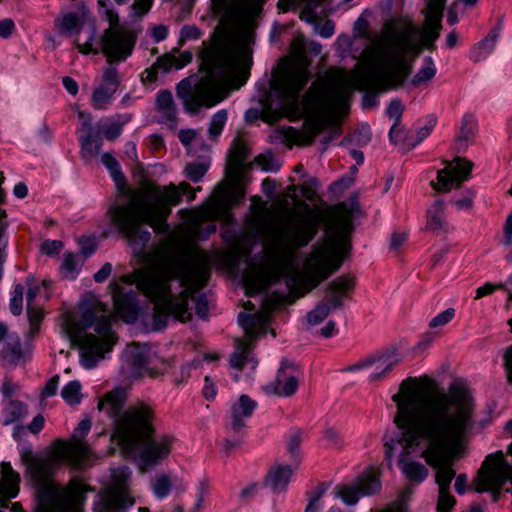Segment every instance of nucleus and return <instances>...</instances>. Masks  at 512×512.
I'll list each match as a JSON object with an SVG mask.
<instances>
[{"instance_id": "33", "label": "nucleus", "mask_w": 512, "mask_h": 512, "mask_svg": "<svg viewBox=\"0 0 512 512\" xmlns=\"http://www.w3.org/2000/svg\"><path fill=\"white\" fill-rule=\"evenodd\" d=\"M1 354L7 364L16 366L26 360L29 351L23 348L19 341H16L14 343H7L3 347Z\"/></svg>"}, {"instance_id": "42", "label": "nucleus", "mask_w": 512, "mask_h": 512, "mask_svg": "<svg viewBox=\"0 0 512 512\" xmlns=\"http://www.w3.org/2000/svg\"><path fill=\"white\" fill-rule=\"evenodd\" d=\"M152 487H153V491L157 497H159V498L166 497L172 488V483H171V479H170L169 475H167V474L158 475L155 478V480L152 484Z\"/></svg>"}, {"instance_id": "14", "label": "nucleus", "mask_w": 512, "mask_h": 512, "mask_svg": "<svg viewBox=\"0 0 512 512\" xmlns=\"http://www.w3.org/2000/svg\"><path fill=\"white\" fill-rule=\"evenodd\" d=\"M270 318V308H265L257 314L250 315L241 313L239 322L245 330V336L236 340V348L230 358L231 366L241 370L248 361L249 353L252 350V342L255 336L265 332V327Z\"/></svg>"}, {"instance_id": "17", "label": "nucleus", "mask_w": 512, "mask_h": 512, "mask_svg": "<svg viewBox=\"0 0 512 512\" xmlns=\"http://www.w3.org/2000/svg\"><path fill=\"white\" fill-rule=\"evenodd\" d=\"M90 428V419H83L71 438L66 440V464L76 469L84 468L90 460L91 451L84 442V437L87 435Z\"/></svg>"}, {"instance_id": "7", "label": "nucleus", "mask_w": 512, "mask_h": 512, "mask_svg": "<svg viewBox=\"0 0 512 512\" xmlns=\"http://www.w3.org/2000/svg\"><path fill=\"white\" fill-rule=\"evenodd\" d=\"M350 111L349 98H260L258 107L246 112L248 123L259 118L269 124L282 116L303 118L301 130H293L292 140L298 145L310 144L325 129L339 128Z\"/></svg>"}, {"instance_id": "8", "label": "nucleus", "mask_w": 512, "mask_h": 512, "mask_svg": "<svg viewBox=\"0 0 512 512\" xmlns=\"http://www.w3.org/2000/svg\"><path fill=\"white\" fill-rule=\"evenodd\" d=\"M180 201L178 188L171 184L161 190L159 187L146 188L128 195V203H121L110 209L113 223L127 240L135 255L147 260L144 252L150 241V232L143 228L147 223L156 233H166V219L171 212L170 205Z\"/></svg>"}, {"instance_id": "3", "label": "nucleus", "mask_w": 512, "mask_h": 512, "mask_svg": "<svg viewBox=\"0 0 512 512\" xmlns=\"http://www.w3.org/2000/svg\"><path fill=\"white\" fill-rule=\"evenodd\" d=\"M208 254L192 247L180 255H171L134 272L123 275L127 284L135 283L154 303L153 329L164 328L171 315L186 322L191 319L188 298L202 288L209 277Z\"/></svg>"}, {"instance_id": "51", "label": "nucleus", "mask_w": 512, "mask_h": 512, "mask_svg": "<svg viewBox=\"0 0 512 512\" xmlns=\"http://www.w3.org/2000/svg\"><path fill=\"white\" fill-rule=\"evenodd\" d=\"M389 139L395 145H401L405 143L406 131L400 123H393L389 131Z\"/></svg>"}, {"instance_id": "31", "label": "nucleus", "mask_w": 512, "mask_h": 512, "mask_svg": "<svg viewBox=\"0 0 512 512\" xmlns=\"http://www.w3.org/2000/svg\"><path fill=\"white\" fill-rule=\"evenodd\" d=\"M255 402L246 395H242L238 402L232 406V428L235 431L244 427L243 418L252 415L255 408Z\"/></svg>"}, {"instance_id": "55", "label": "nucleus", "mask_w": 512, "mask_h": 512, "mask_svg": "<svg viewBox=\"0 0 512 512\" xmlns=\"http://www.w3.org/2000/svg\"><path fill=\"white\" fill-rule=\"evenodd\" d=\"M435 75V67L432 62H427L425 66L415 76V82L430 80Z\"/></svg>"}, {"instance_id": "46", "label": "nucleus", "mask_w": 512, "mask_h": 512, "mask_svg": "<svg viewBox=\"0 0 512 512\" xmlns=\"http://www.w3.org/2000/svg\"><path fill=\"white\" fill-rule=\"evenodd\" d=\"M404 109L401 100L394 99L389 103L386 109V115L393 123H401Z\"/></svg>"}, {"instance_id": "26", "label": "nucleus", "mask_w": 512, "mask_h": 512, "mask_svg": "<svg viewBox=\"0 0 512 512\" xmlns=\"http://www.w3.org/2000/svg\"><path fill=\"white\" fill-rule=\"evenodd\" d=\"M109 288L112 293L116 313L125 322H133L136 319L137 313L132 298L123 295L121 288L116 283H111Z\"/></svg>"}, {"instance_id": "23", "label": "nucleus", "mask_w": 512, "mask_h": 512, "mask_svg": "<svg viewBox=\"0 0 512 512\" xmlns=\"http://www.w3.org/2000/svg\"><path fill=\"white\" fill-rule=\"evenodd\" d=\"M124 357L134 377H140L146 372L151 374L147 367L150 359L145 346L141 347L136 343L129 344L125 350Z\"/></svg>"}, {"instance_id": "9", "label": "nucleus", "mask_w": 512, "mask_h": 512, "mask_svg": "<svg viewBox=\"0 0 512 512\" xmlns=\"http://www.w3.org/2000/svg\"><path fill=\"white\" fill-rule=\"evenodd\" d=\"M112 315L106 305L93 296L81 304V319L79 324L83 329L94 326L98 336L71 329V319L66 313V336L72 346L80 350L84 366L91 368L104 358L117 342V337L111 331Z\"/></svg>"}, {"instance_id": "40", "label": "nucleus", "mask_w": 512, "mask_h": 512, "mask_svg": "<svg viewBox=\"0 0 512 512\" xmlns=\"http://www.w3.org/2000/svg\"><path fill=\"white\" fill-rule=\"evenodd\" d=\"M222 98H184V106L189 113H196L201 108H211Z\"/></svg>"}, {"instance_id": "12", "label": "nucleus", "mask_w": 512, "mask_h": 512, "mask_svg": "<svg viewBox=\"0 0 512 512\" xmlns=\"http://www.w3.org/2000/svg\"><path fill=\"white\" fill-rule=\"evenodd\" d=\"M251 64L249 34L241 30L230 41L226 64L210 78V91L228 94L238 90L247 81Z\"/></svg>"}, {"instance_id": "10", "label": "nucleus", "mask_w": 512, "mask_h": 512, "mask_svg": "<svg viewBox=\"0 0 512 512\" xmlns=\"http://www.w3.org/2000/svg\"><path fill=\"white\" fill-rule=\"evenodd\" d=\"M64 457V442L58 440L56 446L45 456H37L31 450L21 451V460L27 473L37 487V505L35 512H63L64 491L52 479L54 471ZM19 504H13L17 512Z\"/></svg>"}, {"instance_id": "11", "label": "nucleus", "mask_w": 512, "mask_h": 512, "mask_svg": "<svg viewBox=\"0 0 512 512\" xmlns=\"http://www.w3.org/2000/svg\"><path fill=\"white\" fill-rule=\"evenodd\" d=\"M246 158L247 148L245 144L240 139L235 140L226 167L228 182H223L216 187L212 201L203 213L205 218H226L230 208L237 205L244 197L245 191L241 180L245 170L244 161Z\"/></svg>"}, {"instance_id": "21", "label": "nucleus", "mask_w": 512, "mask_h": 512, "mask_svg": "<svg viewBox=\"0 0 512 512\" xmlns=\"http://www.w3.org/2000/svg\"><path fill=\"white\" fill-rule=\"evenodd\" d=\"M400 361V357L395 349L386 351L378 358H373L368 361L352 365L347 370L352 371L355 369H361L363 367H369V376L373 380H378L380 377L388 373L392 367L397 365Z\"/></svg>"}, {"instance_id": "4", "label": "nucleus", "mask_w": 512, "mask_h": 512, "mask_svg": "<svg viewBox=\"0 0 512 512\" xmlns=\"http://www.w3.org/2000/svg\"><path fill=\"white\" fill-rule=\"evenodd\" d=\"M420 426L406 432L404 447L416 449L426 464L435 471L438 485V512H450L456 503L450 494V484L455 477L454 464L461 459L467 448V437L474 428L475 416L460 412L455 407L429 410L421 418Z\"/></svg>"}, {"instance_id": "22", "label": "nucleus", "mask_w": 512, "mask_h": 512, "mask_svg": "<svg viewBox=\"0 0 512 512\" xmlns=\"http://www.w3.org/2000/svg\"><path fill=\"white\" fill-rule=\"evenodd\" d=\"M20 476L10 463L0 464V512L8 505V500L15 498L19 493Z\"/></svg>"}, {"instance_id": "1", "label": "nucleus", "mask_w": 512, "mask_h": 512, "mask_svg": "<svg viewBox=\"0 0 512 512\" xmlns=\"http://www.w3.org/2000/svg\"><path fill=\"white\" fill-rule=\"evenodd\" d=\"M288 198L294 199L295 195L284 193L278 197L281 211L264 225V248L272 267L247 280L250 295L259 293L283 278L291 292L300 290L298 296H302L335 272L342 264L343 254L348 250L345 233L352 228V209L341 202L326 209L323 217L327 222L329 236L325 243L313 247L304 274L296 265L295 254L313 240L321 219L304 202L301 203L303 210L290 209Z\"/></svg>"}, {"instance_id": "56", "label": "nucleus", "mask_w": 512, "mask_h": 512, "mask_svg": "<svg viewBox=\"0 0 512 512\" xmlns=\"http://www.w3.org/2000/svg\"><path fill=\"white\" fill-rule=\"evenodd\" d=\"M196 303V313L201 318H206L208 312V301L203 295L193 298Z\"/></svg>"}, {"instance_id": "50", "label": "nucleus", "mask_w": 512, "mask_h": 512, "mask_svg": "<svg viewBox=\"0 0 512 512\" xmlns=\"http://www.w3.org/2000/svg\"><path fill=\"white\" fill-rule=\"evenodd\" d=\"M63 243L60 240H45L41 245V253L46 256H56L60 254Z\"/></svg>"}, {"instance_id": "60", "label": "nucleus", "mask_w": 512, "mask_h": 512, "mask_svg": "<svg viewBox=\"0 0 512 512\" xmlns=\"http://www.w3.org/2000/svg\"><path fill=\"white\" fill-rule=\"evenodd\" d=\"M301 445V438L298 434H294L291 436L288 442V451L293 456L296 457L298 455L299 449Z\"/></svg>"}, {"instance_id": "54", "label": "nucleus", "mask_w": 512, "mask_h": 512, "mask_svg": "<svg viewBox=\"0 0 512 512\" xmlns=\"http://www.w3.org/2000/svg\"><path fill=\"white\" fill-rule=\"evenodd\" d=\"M353 181H354V178L352 176H344L340 180L334 182L331 185L330 190L333 194L338 196V195L342 194V192L344 190H346L348 187H350V185L353 183Z\"/></svg>"}, {"instance_id": "35", "label": "nucleus", "mask_w": 512, "mask_h": 512, "mask_svg": "<svg viewBox=\"0 0 512 512\" xmlns=\"http://www.w3.org/2000/svg\"><path fill=\"white\" fill-rule=\"evenodd\" d=\"M192 60V54L188 51L175 54H167L158 59L157 65L164 70L172 68L180 69L187 65Z\"/></svg>"}, {"instance_id": "47", "label": "nucleus", "mask_w": 512, "mask_h": 512, "mask_svg": "<svg viewBox=\"0 0 512 512\" xmlns=\"http://www.w3.org/2000/svg\"><path fill=\"white\" fill-rule=\"evenodd\" d=\"M227 120V113L225 110L216 113L210 123L209 133L213 138L220 135L222 128Z\"/></svg>"}, {"instance_id": "6", "label": "nucleus", "mask_w": 512, "mask_h": 512, "mask_svg": "<svg viewBox=\"0 0 512 512\" xmlns=\"http://www.w3.org/2000/svg\"><path fill=\"white\" fill-rule=\"evenodd\" d=\"M392 400L396 404L394 423L401 431V435L399 439H391L384 444L385 459L389 467H391L397 445L402 447L400 457H406L411 453L420 455V451L416 449L406 450L403 440L406 432L410 431L413 426H420L418 423L430 409L437 411L439 408L452 406L461 413L470 411L471 417L475 416L474 398L469 389L460 381L452 382L446 390L441 389L428 394L426 379L408 377L401 382L399 391L392 396Z\"/></svg>"}, {"instance_id": "45", "label": "nucleus", "mask_w": 512, "mask_h": 512, "mask_svg": "<svg viewBox=\"0 0 512 512\" xmlns=\"http://www.w3.org/2000/svg\"><path fill=\"white\" fill-rule=\"evenodd\" d=\"M208 165L205 163H189L185 167V175L193 182H198L207 172Z\"/></svg>"}, {"instance_id": "25", "label": "nucleus", "mask_w": 512, "mask_h": 512, "mask_svg": "<svg viewBox=\"0 0 512 512\" xmlns=\"http://www.w3.org/2000/svg\"><path fill=\"white\" fill-rule=\"evenodd\" d=\"M293 470L289 465L275 464L267 472L264 485L273 492L285 491L289 485Z\"/></svg>"}, {"instance_id": "16", "label": "nucleus", "mask_w": 512, "mask_h": 512, "mask_svg": "<svg viewBox=\"0 0 512 512\" xmlns=\"http://www.w3.org/2000/svg\"><path fill=\"white\" fill-rule=\"evenodd\" d=\"M78 115L85 131V135L81 136L83 149L91 154L99 152L102 138L114 140L122 130V123L115 120L100 121L96 125V130H93L89 125V115L84 112H79Z\"/></svg>"}, {"instance_id": "62", "label": "nucleus", "mask_w": 512, "mask_h": 512, "mask_svg": "<svg viewBox=\"0 0 512 512\" xmlns=\"http://www.w3.org/2000/svg\"><path fill=\"white\" fill-rule=\"evenodd\" d=\"M407 240L406 233H393L391 236L390 246L392 249L397 250Z\"/></svg>"}, {"instance_id": "57", "label": "nucleus", "mask_w": 512, "mask_h": 512, "mask_svg": "<svg viewBox=\"0 0 512 512\" xmlns=\"http://www.w3.org/2000/svg\"><path fill=\"white\" fill-rule=\"evenodd\" d=\"M151 4L152 0H136L132 5V9L136 15L142 16L150 10Z\"/></svg>"}, {"instance_id": "37", "label": "nucleus", "mask_w": 512, "mask_h": 512, "mask_svg": "<svg viewBox=\"0 0 512 512\" xmlns=\"http://www.w3.org/2000/svg\"><path fill=\"white\" fill-rule=\"evenodd\" d=\"M119 77L118 73L109 69L105 72L102 84L95 92V96H111L118 91Z\"/></svg>"}, {"instance_id": "28", "label": "nucleus", "mask_w": 512, "mask_h": 512, "mask_svg": "<svg viewBox=\"0 0 512 512\" xmlns=\"http://www.w3.org/2000/svg\"><path fill=\"white\" fill-rule=\"evenodd\" d=\"M86 486L76 479L66 484V512H83Z\"/></svg>"}, {"instance_id": "15", "label": "nucleus", "mask_w": 512, "mask_h": 512, "mask_svg": "<svg viewBox=\"0 0 512 512\" xmlns=\"http://www.w3.org/2000/svg\"><path fill=\"white\" fill-rule=\"evenodd\" d=\"M308 73L306 68L291 69L286 60H282L272 71L270 79L271 90L284 95L298 94L306 85Z\"/></svg>"}, {"instance_id": "58", "label": "nucleus", "mask_w": 512, "mask_h": 512, "mask_svg": "<svg viewBox=\"0 0 512 512\" xmlns=\"http://www.w3.org/2000/svg\"><path fill=\"white\" fill-rule=\"evenodd\" d=\"M195 85L196 79L194 77H190L181 81L178 85L179 96H185L186 94H190L192 87Z\"/></svg>"}, {"instance_id": "49", "label": "nucleus", "mask_w": 512, "mask_h": 512, "mask_svg": "<svg viewBox=\"0 0 512 512\" xmlns=\"http://www.w3.org/2000/svg\"><path fill=\"white\" fill-rule=\"evenodd\" d=\"M338 495L343 499V501L348 505H354L357 503L359 496L361 495L358 490L356 484L349 487H342Z\"/></svg>"}, {"instance_id": "20", "label": "nucleus", "mask_w": 512, "mask_h": 512, "mask_svg": "<svg viewBox=\"0 0 512 512\" xmlns=\"http://www.w3.org/2000/svg\"><path fill=\"white\" fill-rule=\"evenodd\" d=\"M260 0H212L215 13L221 15L223 23L237 21L241 17L253 13Z\"/></svg>"}, {"instance_id": "24", "label": "nucleus", "mask_w": 512, "mask_h": 512, "mask_svg": "<svg viewBox=\"0 0 512 512\" xmlns=\"http://www.w3.org/2000/svg\"><path fill=\"white\" fill-rule=\"evenodd\" d=\"M27 284V292H26V302H27V315L30 323L29 335L33 336L37 333L39 324L42 320L43 314L39 307L35 306L33 301L35 297L38 295L40 287L36 282V279L33 276H28L26 279Z\"/></svg>"}, {"instance_id": "19", "label": "nucleus", "mask_w": 512, "mask_h": 512, "mask_svg": "<svg viewBox=\"0 0 512 512\" xmlns=\"http://www.w3.org/2000/svg\"><path fill=\"white\" fill-rule=\"evenodd\" d=\"M95 26L85 19L83 12L81 17L75 15L66 16V36H74V41L79 51L88 54L92 51V41L95 38Z\"/></svg>"}, {"instance_id": "13", "label": "nucleus", "mask_w": 512, "mask_h": 512, "mask_svg": "<svg viewBox=\"0 0 512 512\" xmlns=\"http://www.w3.org/2000/svg\"><path fill=\"white\" fill-rule=\"evenodd\" d=\"M105 19L109 28L102 38V50L110 61H122L132 52L135 43L134 35L119 25V17L113 9H107Z\"/></svg>"}, {"instance_id": "32", "label": "nucleus", "mask_w": 512, "mask_h": 512, "mask_svg": "<svg viewBox=\"0 0 512 512\" xmlns=\"http://www.w3.org/2000/svg\"><path fill=\"white\" fill-rule=\"evenodd\" d=\"M498 33L495 31L490 32L481 42L475 45L471 52L470 58L474 62H481L487 59L495 49Z\"/></svg>"}, {"instance_id": "27", "label": "nucleus", "mask_w": 512, "mask_h": 512, "mask_svg": "<svg viewBox=\"0 0 512 512\" xmlns=\"http://www.w3.org/2000/svg\"><path fill=\"white\" fill-rule=\"evenodd\" d=\"M353 286V279L348 276H341L333 280L325 296V302L331 309H337L343 306V298L346 292Z\"/></svg>"}, {"instance_id": "36", "label": "nucleus", "mask_w": 512, "mask_h": 512, "mask_svg": "<svg viewBox=\"0 0 512 512\" xmlns=\"http://www.w3.org/2000/svg\"><path fill=\"white\" fill-rule=\"evenodd\" d=\"M297 388L298 380L295 376L281 378L279 374L276 382L272 386V391L278 396L290 397L296 392Z\"/></svg>"}, {"instance_id": "53", "label": "nucleus", "mask_w": 512, "mask_h": 512, "mask_svg": "<svg viewBox=\"0 0 512 512\" xmlns=\"http://www.w3.org/2000/svg\"><path fill=\"white\" fill-rule=\"evenodd\" d=\"M453 316H454V309H448V310L440 313L436 317H434L430 321L429 327L436 328L438 326H443V325L447 324L448 322H450L451 319L453 318Z\"/></svg>"}, {"instance_id": "29", "label": "nucleus", "mask_w": 512, "mask_h": 512, "mask_svg": "<svg viewBox=\"0 0 512 512\" xmlns=\"http://www.w3.org/2000/svg\"><path fill=\"white\" fill-rule=\"evenodd\" d=\"M399 467L410 483L419 484L429 475L428 468L421 462L406 457H400Z\"/></svg>"}, {"instance_id": "2", "label": "nucleus", "mask_w": 512, "mask_h": 512, "mask_svg": "<svg viewBox=\"0 0 512 512\" xmlns=\"http://www.w3.org/2000/svg\"><path fill=\"white\" fill-rule=\"evenodd\" d=\"M445 1L426 0L421 29L405 19L388 21L381 34L363 51L353 72L329 71L313 82L309 96H324L350 88L381 93L399 85L409 74L408 56L418 54L423 46L430 48L439 37Z\"/></svg>"}, {"instance_id": "52", "label": "nucleus", "mask_w": 512, "mask_h": 512, "mask_svg": "<svg viewBox=\"0 0 512 512\" xmlns=\"http://www.w3.org/2000/svg\"><path fill=\"white\" fill-rule=\"evenodd\" d=\"M59 381H60L59 375H55L47 381V383L45 384V386L41 392V397H40L41 402H43V400L45 398L51 397L56 394Z\"/></svg>"}, {"instance_id": "5", "label": "nucleus", "mask_w": 512, "mask_h": 512, "mask_svg": "<svg viewBox=\"0 0 512 512\" xmlns=\"http://www.w3.org/2000/svg\"><path fill=\"white\" fill-rule=\"evenodd\" d=\"M126 400L127 390L116 387L99 400L97 408L114 420L113 437L117 439L125 458L138 460L144 470L167 458L172 440L166 436L152 439L154 428L151 408L140 402L123 411Z\"/></svg>"}, {"instance_id": "61", "label": "nucleus", "mask_w": 512, "mask_h": 512, "mask_svg": "<svg viewBox=\"0 0 512 512\" xmlns=\"http://www.w3.org/2000/svg\"><path fill=\"white\" fill-rule=\"evenodd\" d=\"M112 272V265L110 263H105L102 268L94 274V280L96 282H103L105 281Z\"/></svg>"}, {"instance_id": "44", "label": "nucleus", "mask_w": 512, "mask_h": 512, "mask_svg": "<svg viewBox=\"0 0 512 512\" xmlns=\"http://www.w3.org/2000/svg\"><path fill=\"white\" fill-rule=\"evenodd\" d=\"M331 308L327 303H319L315 309L307 315L308 323L311 325H316L322 322L330 313Z\"/></svg>"}, {"instance_id": "18", "label": "nucleus", "mask_w": 512, "mask_h": 512, "mask_svg": "<svg viewBox=\"0 0 512 512\" xmlns=\"http://www.w3.org/2000/svg\"><path fill=\"white\" fill-rule=\"evenodd\" d=\"M472 169V163L461 158H455L448 162L446 167L438 171L436 181L431 186L437 192H449L453 187L459 188L461 183L468 179Z\"/></svg>"}, {"instance_id": "59", "label": "nucleus", "mask_w": 512, "mask_h": 512, "mask_svg": "<svg viewBox=\"0 0 512 512\" xmlns=\"http://www.w3.org/2000/svg\"><path fill=\"white\" fill-rule=\"evenodd\" d=\"M83 260L75 257L72 254L66 255V271L75 272L77 271L81 265Z\"/></svg>"}, {"instance_id": "63", "label": "nucleus", "mask_w": 512, "mask_h": 512, "mask_svg": "<svg viewBox=\"0 0 512 512\" xmlns=\"http://www.w3.org/2000/svg\"><path fill=\"white\" fill-rule=\"evenodd\" d=\"M504 236H505V244L511 245L512 244V214H510L505 221L504 224Z\"/></svg>"}, {"instance_id": "48", "label": "nucleus", "mask_w": 512, "mask_h": 512, "mask_svg": "<svg viewBox=\"0 0 512 512\" xmlns=\"http://www.w3.org/2000/svg\"><path fill=\"white\" fill-rule=\"evenodd\" d=\"M82 399L81 385L77 381H72L66 385V402L75 405L79 404Z\"/></svg>"}, {"instance_id": "41", "label": "nucleus", "mask_w": 512, "mask_h": 512, "mask_svg": "<svg viewBox=\"0 0 512 512\" xmlns=\"http://www.w3.org/2000/svg\"><path fill=\"white\" fill-rule=\"evenodd\" d=\"M4 413L6 415L5 423L8 424L23 418L26 415V410L20 401L13 400L7 404Z\"/></svg>"}, {"instance_id": "39", "label": "nucleus", "mask_w": 512, "mask_h": 512, "mask_svg": "<svg viewBox=\"0 0 512 512\" xmlns=\"http://www.w3.org/2000/svg\"><path fill=\"white\" fill-rule=\"evenodd\" d=\"M157 108L163 113V117L166 121L170 122L169 127L171 129L176 128V109L172 101V98H157Z\"/></svg>"}, {"instance_id": "30", "label": "nucleus", "mask_w": 512, "mask_h": 512, "mask_svg": "<svg viewBox=\"0 0 512 512\" xmlns=\"http://www.w3.org/2000/svg\"><path fill=\"white\" fill-rule=\"evenodd\" d=\"M102 162L110 170L112 177L116 183V187L118 191L122 194V203H128V195L130 193H135V191L131 190L126 186L125 178L119 170V164L117 160L111 154L104 153L102 155Z\"/></svg>"}, {"instance_id": "64", "label": "nucleus", "mask_w": 512, "mask_h": 512, "mask_svg": "<svg viewBox=\"0 0 512 512\" xmlns=\"http://www.w3.org/2000/svg\"><path fill=\"white\" fill-rule=\"evenodd\" d=\"M505 367L508 373V382L512 383V346L505 353Z\"/></svg>"}, {"instance_id": "38", "label": "nucleus", "mask_w": 512, "mask_h": 512, "mask_svg": "<svg viewBox=\"0 0 512 512\" xmlns=\"http://www.w3.org/2000/svg\"><path fill=\"white\" fill-rule=\"evenodd\" d=\"M361 495L375 494L380 490V479L375 473H368L358 478L355 482Z\"/></svg>"}, {"instance_id": "34", "label": "nucleus", "mask_w": 512, "mask_h": 512, "mask_svg": "<svg viewBox=\"0 0 512 512\" xmlns=\"http://www.w3.org/2000/svg\"><path fill=\"white\" fill-rule=\"evenodd\" d=\"M444 201L436 200L427 212L426 228L430 231L441 230L445 226Z\"/></svg>"}, {"instance_id": "43", "label": "nucleus", "mask_w": 512, "mask_h": 512, "mask_svg": "<svg viewBox=\"0 0 512 512\" xmlns=\"http://www.w3.org/2000/svg\"><path fill=\"white\" fill-rule=\"evenodd\" d=\"M24 289L25 288L22 284H16L14 286L12 297L10 299V310L15 316L22 313Z\"/></svg>"}]
</instances>
